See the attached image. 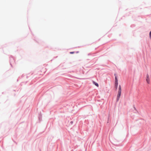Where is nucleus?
I'll return each mask as SVG.
<instances>
[{
  "label": "nucleus",
  "instance_id": "1",
  "mask_svg": "<svg viewBox=\"0 0 151 151\" xmlns=\"http://www.w3.org/2000/svg\"><path fill=\"white\" fill-rule=\"evenodd\" d=\"M121 91H122V88L121 87L120 85L119 86V89L118 92V94L117 95V101H118L120 97L121 93Z\"/></svg>",
  "mask_w": 151,
  "mask_h": 151
},
{
  "label": "nucleus",
  "instance_id": "2",
  "mask_svg": "<svg viewBox=\"0 0 151 151\" xmlns=\"http://www.w3.org/2000/svg\"><path fill=\"white\" fill-rule=\"evenodd\" d=\"M146 80L148 83L149 84L150 83V79L149 78V76L148 75L147 76V78Z\"/></svg>",
  "mask_w": 151,
  "mask_h": 151
},
{
  "label": "nucleus",
  "instance_id": "3",
  "mask_svg": "<svg viewBox=\"0 0 151 151\" xmlns=\"http://www.w3.org/2000/svg\"><path fill=\"white\" fill-rule=\"evenodd\" d=\"M93 83L94 84L95 86H96L97 87H98L99 86V84L98 83H97L96 82H95L94 81H93Z\"/></svg>",
  "mask_w": 151,
  "mask_h": 151
},
{
  "label": "nucleus",
  "instance_id": "4",
  "mask_svg": "<svg viewBox=\"0 0 151 151\" xmlns=\"http://www.w3.org/2000/svg\"><path fill=\"white\" fill-rule=\"evenodd\" d=\"M118 85V82H115V86L116 89H117V86Z\"/></svg>",
  "mask_w": 151,
  "mask_h": 151
},
{
  "label": "nucleus",
  "instance_id": "5",
  "mask_svg": "<svg viewBox=\"0 0 151 151\" xmlns=\"http://www.w3.org/2000/svg\"><path fill=\"white\" fill-rule=\"evenodd\" d=\"M115 82H118V80L117 78V77L116 76L115 77Z\"/></svg>",
  "mask_w": 151,
  "mask_h": 151
},
{
  "label": "nucleus",
  "instance_id": "6",
  "mask_svg": "<svg viewBox=\"0 0 151 151\" xmlns=\"http://www.w3.org/2000/svg\"><path fill=\"white\" fill-rule=\"evenodd\" d=\"M149 35H150V37L151 38V31L150 32Z\"/></svg>",
  "mask_w": 151,
  "mask_h": 151
},
{
  "label": "nucleus",
  "instance_id": "7",
  "mask_svg": "<svg viewBox=\"0 0 151 151\" xmlns=\"http://www.w3.org/2000/svg\"><path fill=\"white\" fill-rule=\"evenodd\" d=\"M74 53V52H70V54H73Z\"/></svg>",
  "mask_w": 151,
  "mask_h": 151
}]
</instances>
